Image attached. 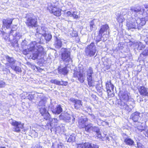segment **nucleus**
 I'll list each match as a JSON object with an SVG mask.
<instances>
[{
    "mask_svg": "<svg viewBox=\"0 0 148 148\" xmlns=\"http://www.w3.org/2000/svg\"><path fill=\"white\" fill-rule=\"evenodd\" d=\"M28 47L27 49L23 50V53L26 55L30 52H32L33 55L32 59L33 60L37 59L38 57L41 56L44 53L45 51L42 47L37 44L35 41L31 42Z\"/></svg>",
    "mask_w": 148,
    "mask_h": 148,
    "instance_id": "obj_1",
    "label": "nucleus"
},
{
    "mask_svg": "<svg viewBox=\"0 0 148 148\" xmlns=\"http://www.w3.org/2000/svg\"><path fill=\"white\" fill-rule=\"evenodd\" d=\"M134 101L133 99L129 98L128 93L124 92L120 96L118 104L121 108L130 112L135 106Z\"/></svg>",
    "mask_w": 148,
    "mask_h": 148,
    "instance_id": "obj_2",
    "label": "nucleus"
},
{
    "mask_svg": "<svg viewBox=\"0 0 148 148\" xmlns=\"http://www.w3.org/2000/svg\"><path fill=\"white\" fill-rule=\"evenodd\" d=\"M146 23L145 18L137 19L134 21L127 22V26L129 28L140 29V27L144 25Z\"/></svg>",
    "mask_w": 148,
    "mask_h": 148,
    "instance_id": "obj_3",
    "label": "nucleus"
},
{
    "mask_svg": "<svg viewBox=\"0 0 148 148\" xmlns=\"http://www.w3.org/2000/svg\"><path fill=\"white\" fill-rule=\"evenodd\" d=\"M109 28L108 25L106 24L101 27L99 32V36L101 37L100 40L105 41L108 38L109 34Z\"/></svg>",
    "mask_w": 148,
    "mask_h": 148,
    "instance_id": "obj_4",
    "label": "nucleus"
},
{
    "mask_svg": "<svg viewBox=\"0 0 148 148\" xmlns=\"http://www.w3.org/2000/svg\"><path fill=\"white\" fill-rule=\"evenodd\" d=\"M48 10L54 15L59 16L61 15V9L56 3H50L48 5Z\"/></svg>",
    "mask_w": 148,
    "mask_h": 148,
    "instance_id": "obj_5",
    "label": "nucleus"
},
{
    "mask_svg": "<svg viewBox=\"0 0 148 148\" xmlns=\"http://www.w3.org/2000/svg\"><path fill=\"white\" fill-rule=\"evenodd\" d=\"M62 59L66 66L72 64V60L70 58V52L66 49L62 52L61 55Z\"/></svg>",
    "mask_w": 148,
    "mask_h": 148,
    "instance_id": "obj_6",
    "label": "nucleus"
},
{
    "mask_svg": "<svg viewBox=\"0 0 148 148\" xmlns=\"http://www.w3.org/2000/svg\"><path fill=\"white\" fill-rule=\"evenodd\" d=\"M96 51V49L94 43H92L86 48L85 54L88 57H91L95 55Z\"/></svg>",
    "mask_w": 148,
    "mask_h": 148,
    "instance_id": "obj_7",
    "label": "nucleus"
},
{
    "mask_svg": "<svg viewBox=\"0 0 148 148\" xmlns=\"http://www.w3.org/2000/svg\"><path fill=\"white\" fill-rule=\"evenodd\" d=\"M50 123L48 125H47V126L49 125L51 127V128H49L50 129L51 132L52 131L53 129L55 128V131H59L60 130V127H57V126L58 124V121L57 119L53 118L49 119Z\"/></svg>",
    "mask_w": 148,
    "mask_h": 148,
    "instance_id": "obj_8",
    "label": "nucleus"
},
{
    "mask_svg": "<svg viewBox=\"0 0 148 148\" xmlns=\"http://www.w3.org/2000/svg\"><path fill=\"white\" fill-rule=\"evenodd\" d=\"M85 70L84 69H80L79 72H75L74 73V76L78 78V80L82 83H83L85 79V74L84 72Z\"/></svg>",
    "mask_w": 148,
    "mask_h": 148,
    "instance_id": "obj_9",
    "label": "nucleus"
},
{
    "mask_svg": "<svg viewBox=\"0 0 148 148\" xmlns=\"http://www.w3.org/2000/svg\"><path fill=\"white\" fill-rule=\"evenodd\" d=\"M11 123L14 127L13 130L16 132H20L23 127L24 124L20 121L18 122L15 120H12Z\"/></svg>",
    "mask_w": 148,
    "mask_h": 148,
    "instance_id": "obj_10",
    "label": "nucleus"
},
{
    "mask_svg": "<svg viewBox=\"0 0 148 148\" xmlns=\"http://www.w3.org/2000/svg\"><path fill=\"white\" fill-rule=\"evenodd\" d=\"M106 85L108 96L110 97H113L114 96L113 92L114 85L111 83L110 81H108Z\"/></svg>",
    "mask_w": 148,
    "mask_h": 148,
    "instance_id": "obj_11",
    "label": "nucleus"
},
{
    "mask_svg": "<svg viewBox=\"0 0 148 148\" xmlns=\"http://www.w3.org/2000/svg\"><path fill=\"white\" fill-rule=\"evenodd\" d=\"M25 23L27 26L29 28L37 27V20L34 19L32 17L27 18Z\"/></svg>",
    "mask_w": 148,
    "mask_h": 148,
    "instance_id": "obj_12",
    "label": "nucleus"
},
{
    "mask_svg": "<svg viewBox=\"0 0 148 148\" xmlns=\"http://www.w3.org/2000/svg\"><path fill=\"white\" fill-rule=\"evenodd\" d=\"M71 117H72V123H74L75 118L73 116H71L67 112L62 113L59 116L60 119L63 120L66 122H69L70 120H71Z\"/></svg>",
    "mask_w": 148,
    "mask_h": 148,
    "instance_id": "obj_13",
    "label": "nucleus"
},
{
    "mask_svg": "<svg viewBox=\"0 0 148 148\" xmlns=\"http://www.w3.org/2000/svg\"><path fill=\"white\" fill-rule=\"evenodd\" d=\"M99 148L98 145L92 143H86L84 144H80L77 145V148Z\"/></svg>",
    "mask_w": 148,
    "mask_h": 148,
    "instance_id": "obj_14",
    "label": "nucleus"
},
{
    "mask_svg": "<svg viewBox=\"0 0 148 148\" xmlns=\"http://www.w3.org/2000/svg\"><path fill=\"white\" fill-rule=\"evenodd\" d=\"M11 34L13 36L14 40H15L13 42L12 45L14 47H18V41L21 37L22 35L19 32H15L14 34Z\"/></svg>",
    "mask_w": 148,
    "mask_h": 148,
    "instance_id": "obj_15",
    "label": "nucleus"
},
{
    "mask_svg": "<svg viewBox=\"0 0 148 148\" xmlns=\"http://www.w3.org/2000/svg\"><path fill=\"white\" fill-rule=\"evenodd\" d=\"M70 100L74 103V107L75 109H79L82 106L83 102L80 100L71 98Z\"/></svg>",
    "mask_w": 148,
    "mask_h": 148,
    "instance_id": "obj_16",
    "label": "nucleus"
},
{
    "mask_svg": "<svg viewBox=\"0 0 148 148\" xmlns=\"http://www.w3.org/2000/svg\"><path fill=\"white\" fill-rule=\"evenodd\" d=\"M13 20V19L10 18L3 19V27H5L7 29L9 28L10 25L12 23Z\"/></svg>",
    "mask_w": 148,
    "mask_h": 148,
    "instance_id": "obj_17",
    "label": "nucleus"
},
{
    "mask_svg": "<svg viewBox=\"0 0 148 148\" xmlns=\"http://www.w3.org/2000/svg\"><path fill=\"white\" fill-rule=\"evenodd\" d=\"M88 119L85 117H82L78 120L79 126L81 128H84L86 124V122L87 121Z\"/></svg>",
    "mask_w": 148,
    "mask_h": 148,
    "instance_id": "obj_18",
    "label": "nucleus"
},
{
    "mask_svg": "<svg viewBox=\"0 0 148 148\" xmlns=\"http://www.w3.org/2000/svg\"><path fill=\"white\" fill-rule=\"evenodd\" d=\"M41 29L43 32L41 34H42L43 36L45 37V40L47 41H49L52 38L51 35L50 34L46 33V30L47 29L46 28L43 27H42Z\"/></svg>",
    "mask_w": 148,
    "mask_h": 148,
    "instance_id": "obj_19",
    "label": "nucleus"
},
{
    "mask_svg": "<svg viewBox=\"0 0 148 148\" xmlns=\"http://www.w3.org/2000/svg\"><path fill=\"white\" fill-rule=\"evenodd\" d=\"M42 95H38L37 97V100L39 101L40 99V101H39L38 104L39 106H41V107H45V104L46 103V100L45 99H43L42 97Z\"/></svg>",
    "mask_w": 148,
    "mask_h": 148,
    "instance_id": "obj_20",
    "label": "nucleus"
},
{
    "mask_svg": "<svg viewBox=\"0 0 148 148\" xmlns=\"http://www.w3.org/2000/svg\"><path fill=\"white\" fill-rule=\"evenodd\" d=\"M51 83L57 85H66L67 84V82H65L63 81H60L56 79H52L50 81Z\"/></svg>",
    "mask_w": 148,
    "mask_h": 148,
    "instance_id": "obj_21",
    "label": "nucleus"
},
{
    "mask_svg": "<svg viewBox=\"0 0 148 148\" xmlns=\"http://www.w3.org/2000/svg\"><path fill=\"white\" fill-rule=\"evenodd\" d=\"M138 90L141 95L143 96H146L148 94L147 89L144 86H141L138 87Z\"/></svg>",
    "mask_w": 148,
    "mask_h": 148,
    "instance_id": "obj_22",
    "label": "nucleus"
},
{
    "mask_svg": "<svg viewBox=\"0 0 148 148\" xmlns=\"http://www.w3.org/2000/svg\"><path fill=\"white\" fill-rule=\"evenodd\" d=\"M140 113L137 112H135L132 114L131 115V119L134 122H136L138 121V118L139 117V115Z\"/></svg>",
    "mask_w": 148,
    "mask_h": 148,
    "instance_id": "obj_23",
    "label": "nucleus"
},
{
    "mask_svg": "<svg viewBox=\"0 0 148 148\" xmlns=\"http://www.w3.org/2000/svg\"><path fill=\"white\" fill-rule=\"evenodd\" d=\"M55 45L57 48H60L62 46V42L60 39V38L56 37L55 39Z\"/></svg>",
    "mask_w": 148,
    "mask_h": 148,
    "instance_id": "obj_24",
    "label": "nucleus"
},
{
    "mask_svg": "<svg viewBox=\"0 0 148 148\" xmlns=\"http://www.w3.org/2000/svg\"><path fill=\"white\" fill-rule=\"evenodd\" d=\"M99 22L97 19H94L90 22V31H92L95 28V24Z\"/></svg>",
    "mask_w": 148,
    "mask_h": 148,
    "instance_id": "obj_25",
    "label": "nucleus"
},
{
    "mask_svg": "<svg viewBox=\"0 0 148 148\" xmlns=\"http://www.w3.org/2000/svg\"><path fill=\"white\" fill-rule=\"evenodd\" d=\"M62 108L60 105H58L55 108L53 109L52 111L53 113L59 114L62 112Z\"/></svg>",
    "mask_w": 148,
    "mask_h": 148,
    "instance_id": "obj_26",
    "label": "nucleus"
},
{
    "mask_svg": "<svg viewBox=\"0 0 148 148\" xmlns=\"http://www.w3.org/2000/svg\"><path fill=\"white\" fill-rule=\"evenodd\" d=\"M5 58L7 61L10 64V66L14 65L15 63L16 60L12 57H10L8 56H6Z\"/></svg>",
    "mask_w": 148,
    "mask_h": 148,
    "instance_id": "obj_27",
    "label": "nucleus"
},
{
    "mask_svg": "<svg viewBox=\"0 0 148 148\" xmlns=\"http://www.w3.org/2000/svg\"><path fill=\"white\" fill-rule=\"evenodd\" d=\"M92 131L96 132L97 135V136L98 138H102L103 137V136H102L101 134L99 132V129L97 127L93 126Z\"/></svg>",
    "mask_w": 148,
    "mask_h": 148,
    "instance_id": "obj_28",
    "label": "nucleus"
},
{
    "mask_svg": "<svg viewBox=\"0 0 148 148\" xmlns=\"http://www.w3.org/2000/svg\"><path fill=\"white\" fill-rule=\"evenodd\" d=\"M88 82V84L89 86H95V82L94 79H92V77L87 78Z\"/></svg>",
    "mask_w": 148,
    "mask_h": 148,
    "instance_id": "obj_29",
    "label": "nucleus"
},
{
    "mask_svg": "<svg viewBox=\"0 0 148 148\" xmlns=\"http://www.w3.org/2000/svg\"><path fill=\"white\" fill-rule=\"evenodd\" d=\"M87 77H92V75L93 73L92 69L89 67L86 71Z\"/></svg>",
    "mask_w": 148,
    "mask_h": 148,
    "instance_id": "obj_30",
    "label": "nucleus"
},
{
    "mask_svg": "<svg viewBox=\"0 0 148 148\" xmlns=\"http://www.w3.org/2000/svg\"><path fill=\"white\" fill-rule=\"evenodd\" d=\"M59 73L62 74L66 75L68 73L67 68L66 67L64 68H60L58 69Z\"/></svg>",
    "mask_w": 148,
    "mask_h": 148,
    "instance_id": "obj_31",
    "label": "nucleus"
},
{
    "mask_svg": "<svg viewBox=\"0 0 148 148\" xmlns=\"http://www.w3.org/2000/svg\"><path fill=\"white\" fill-rule=\"evenodd\" d=\"M93 126V125L92 124L90 123L87 125H86L84 128H85V130L86 131L90 132L92 131V130Z\"/></svg>",
    "mask_w": 148,
    "mask_h": 148,
    "instance_id": "obj_32",
    "label": "nucleus"
},
{
    "mask_svg": "<svg viewBox=\"0 0 148 148\" xmlns=\"http://www.w3.org/2000/svg\"><path fill=\"white\" fill-rule=\"evenodd\" d=\"M125 15H120L118 16L116 18L118 22L119 23H122L125 20Z\"/></svg>",
    "mask_w": 148,
    "mask_h": 148,
    "instance_id": "obj_33",
    "label": "nucleus"
},
{
    "mask_svg": "<svg viewBox=\"0 0 148 148\" xmlns=\"http://www.w3.org/2000/svg\"><path fill=\"white\" fill-rule=\"evenodd\" d=\"M63 146V144L56 142L53 143L52 148H62Z\"/></svg>",
    "mask_w": 148,
    "mask_h": 148,
    "instance_id": "obj_34",
    "label": "nucleus"
},
{
    "mask_svg": "<svg viewBox=\"0 0 148 148\" xmlns=\"http://www.w3.org/2000/svg\"><path fill=\"white\" fill-rule=\"evenodd\" d=\"M124 142L128 145H132L134 144V141L130 138H125Z\"/></svg>",
    "mask_w": 148,
    "mask_h": 148,
    "instance_id": "obj_35",
    "label": "nucleus"
},
{
    "mask_svg": "<svg viewBox=\"0 0 148 148\" xmlns=\"http://www.w3.org/2000/svg\"><path fill=\"white\" fill-rule=\"evenodd\" d=\"M12 69L16 72L20 73L21 72V68L19 66H15L14 65L10 66Z\"/></svg>",
    "mask_w": 148,
    "mask_h": 148,
    "instance_id": "obj_36",
    "label": "nucleus"
},
{
    "mask_svg": "<svg viewBox=\"0 0 148 148\" xmlns=\"http://www.w3.org/2000/svg\"><path fill=\"white\" fill-rule=\"evenodd\" d=\"M131 10L132 12L136 13H139L141 10V8L139 7L136 8H132Z\"/></svg>",
    "mask_w": 148,
    "mask_h": 148,
    "instance_id": "obj_37",
    "label": "nucleus"
},
{
    "mask_svg": "<svg viewBox=\"0 0 148 148\" xmlns=\"http://www.w3.org/2000/svg\"><path fill=\"white\" fill-rule=\"evenodd\" d=\"M0 35L5 40H6L8 39V36H7V34L6 33L3 32H1L0 34Z\"/></svg>",
    "mask_w": 148,
    "mask_h": 148,
    "instance_id": "obj_38",
    "label": "nucleus"
},
{
    "mask_svg": "<svg viewBox=\"0 0 148 148\" xmlns=\"http://www.w3.org/2000/svg\"><path fill=\"white\" fill-rule=\"evenodd\" d=\"M75 140V136L74 134H72L70 136L68 139L67 142H71L74 141Z\"/></svg>",
    "mask_w": 148,
    "mask_h": 148,
    "instance_id": "obj_39",
    "label": "nucleus"
},
{
    "mask_svg": "<svg viewBox=\"0 0 148 148\" xmlns=\"http://www.w3.org/2000/svg\"><path fill=\"white\" fill-rule=\"evenodd\" d=\"M40 111L42 115H43L45 114L48 112L46 110L45 107H41L40 108Z\"/></svg>",
    "mask_w": 148,
    "mask_h": 148,
    "instance_id": "obj_40",
    "label": "nucleus"
},
{
    "mask_svg": "<svg viewBox=\"0 0 148 148\" xmlns=\"http://www.w3.org/2000/svg\"><path fill=\"white\" fill-rule=\"evenodd\" d=\"M138 45V49L139 50H141L145 47V46L141 42L139 43Z\"/></svg>",
    "mask_w": 148,
    "mask_h": 148,
    "instance_id": "obj_41",
    "label": "nucleus"
},
{
    "mask_svg": "<svg viewBox=\"0 0 148 148\" xmlns=\"http://www.w3.org/2000/svg\"><path fill=\"white\" fill-rule=\"evenodd\" d=\"M42 116H43L44 119H45L46 120H49V119H50V115L48 112L45 114L44 115H43Z\"/></svg>",
    "mask_w": 148,
    "mask_h": 148,
    "instance_id": "obj_42",
    "label": "nucleus"
},
{
    "mask_svg": "<svg viewBox=\"0 0 148 148\" xmlns=\"http://www.w3.org/2000/svg\"><path fill=\"white\" fill-rule=\"evenodd\" d=\"M72 16L74 18H77L79 17V16L77 15V12H74L72 14V15L71 17Z\"/></svg>",
    "mask_w": 148,
    "mask_h": 148,
    "instance_id": "obj_43",
    "label": "nucleus"
},
{
    "mask_svg": "<svg viewBox=\"0 0 148 148\" xmlns=\"http://www.w3.org/2000/svg\"><path fill=\"white\" fill-rule=\"evenodd\" d=\"M17 29L16 26L15 25H13L12 27L10 34H14V32Z\"/></svg>",
    "mask_w": 148,
    "mask_h": 148,
    "instance_id": "obj_44",
    "label": "nucleus"
},
{
    "mask_svg": "<svg viewBox=\"0 0 148 148\" xmlns=\"http://www.w3.org/2000/svg\"><path fill=\"white\" fill-rule=\"evenodd\" d=\"M90 117L91 118L92 120L94 119H96L97 121H98V120H100V119H98L97 117L94 116L93 114H89Z\"/></svg>",
    "mask_w": 148,
    "mask_h": 148,
    "instance_id": "obj_45",
    "label": "nucleus"
},
{
    "mask_svg": "<svg viewBox=\"0 0 148 148\" xmlns=\"http://www.w3.org/2000/svg\"><path fill=\"white\" fill-rule=\"evenodd\" d=\"M137 129L140 132H142L145 129V127L144 126H143L142 125H140L138 126Z\"/></svg>",
    "mask_w": 148,
    "mask_h": 148,
    "instance_id": "obj_46",
    "label": "nucleus"
},
{
    "mask_svg": "<svg viewBox=\"0 0 148 148\" xmlns=\"http://www.w3.org/2000/svg\"><path fill=\"white\" fill-rule=\"evenodd\" d=\"M5 83L3 80H0V88L5 87Z\"/></svg>",
    "mask_w": 148,
    "mask_h": 148,
    "instance_id": "obj_47",
    "label": "nucleus"
},
{
    "mask_svg": "<svg viewBox=\"0 0 148 148\" xmlns=\"http://www.w3.org/2000/svg\"><path fill=\"white\" fill-rule=\"evenodd\" d=\"M142 54L144 56L148 55V47L145 49L143 52Z\"/></svg>",
    "mask_w": 148,
    "mask_h": 148,
    "instance_id": "obj_48",
    "label": "nucleus"
},
{
    "mask_svg": "<svg viewBox=\"0 0 148 148\" xmlns=\"http://www.w3.org/2000/svg\"><path fill=\"white\" fill-rule=\"evenodd\" d=\"M72 13L70 11H68L65 13V15L67 16H70L72 15Z\"/></svg>",
    "mask_w": 148,
    "mask_h": 148,
    "instance_id": "obj_49",
    "label": "nucleus"
},
{
    "mask_svg": "<svg viewBox=\"0 0 148 148\" xmlns=\"http://www.w3.org/2000/svg\"><path fill=\"white\" fill-rule=\"evenodd\" d=\"M27 42L26 40H24L23 41V42L22 43V45L23 46H24L25 45L26 46L27 45Z\"/></svg>",
    "mask_w": 148,
    "mask_h": 148,
    "instance_id": "obj_50",
    "label": "nucleus"
},
{
    "mask_svg": "<svg viewBox=\"0 0 148 148\" xmlns=\"http://www.w3.org/2000/svg\"><path fill=\"white\" fill-rule=\"evenodd\" d=\"M87 111L88 112H91V108L88 106V107H87Z\"/></svg>",
    "mask_w": 148,
    "mask_h": 148,
    "instance_id": "obj_51",
    "label": "nucleus"
},
{
    "mask_svg": "<svg viewBox=\"0 0 148 148\" xmlns=\"http://www.w3.org/2000/svg\"><path fill=\"white\" fill-rule=\"evenodd\" d=\"M33 133L34 134L35 136H37L38 133L35 131H34Z\"/></svg>",
    "mask_w": 148,
    "mask_h": 148,
    "instance_id": "obj_52",
    "label": "nucleus"
},
{
    "mask_svg": "<svg viewBox=\"0 0 148 148\" xmlns=\"http://www.w3.org/2000/svg\"><path fill=\"white\" fill-rule=\"evenodd\" d=\"M30 97H31L30 98H29L30 100H32L33 99V97L32 95H29Z\"/></svg>",
    "mask_w": 148,
    "mask_h": 148,
    "instance_id": "obj_53",
    "label": "nucleus"
},
{
    "mask_svg": "<svg viewBox=\"0 0 148 148\" xmlns=\"http://www.w3.org/2000/svg\"><path fill=\"white\" fill-rule=\"evenodd\" d=\"M68 5H70V4L71 5L70 8H71L72 7H73V5L72 4H71V3H68Z\"/></svg>",
    "mask_w": 148,
    "mask_h": 148,
    "instance_id": "obj_54",
    "label": "nucleus"
},
{
    "mask_svg": "<svg viewBox=\"0 0 148 148\" xmlns=\"http://www.w3.org/2000/svg\"><path fill=\"white\" fill-rule=\"evenodd\" d=\"M144 6L145 8H148V5H144Z\"/></svg>",
    "mask_w": 148,
    "mask_h": 148,
    "instance_id": "obj_55",
    "label": "nucleus"
},
{
    "mask_svg": "<svg viewBox=\"0 0 148 148\" xmlns=\"http://www.w3.org/2000/svg\"><path fill=\"white\" fill-rule=\"evenodd\" d=\"M37 148H42V147L38 145H37Z\"/></svg>",
    "mask_w": 148,
    "mask_h": 148,
    "instance_id": "obj_56",
    "label": "nucleus"
},
{
    "mask_svg": "<svg viewBox=\"0 0 148 148\" xmlns=\"http://www.w3.org/2000/svg\"><path fill=\"white\" fill-rule=\"evenodd\" d=\"M109 139V138L108 137H106V140H108L109 141L110 140Z\"/></svg>",
    "mask_w": 148,
    "mask_h": 148,
    "instance_id": "obj_57",
    "label": "nucleus"
},
{
    "mask_svg": "<svg viewBox=\"0 0 148 148\" xmlns=\"http://www.w3.org/2000/svg\"><path fill=\"white\" fill-rule=\"evenodd\" d=\"M40 31H38V29H37V33H39L40 34H41L40 33Z\"/></svg>",
    "mask_w": 148,
    "mask_h": 148,
    "instance_id": "obj_58",
    "label": "nucleus"
},
{
    "mask_svg": "<svg viewBox=\"0 0 148 148\" xmlns=\"http://www.w3.org/2000/svg\"><path fill=\"white\" fill-rule=\"evenodd\" d=\"M146 134L147 136H148V130H147V134Z\"/></svg>",
    "mask_w": 148,
    "mask_h": 148,
    "instance_id": "obj_59",
    "label": "nucleus"
},
{
    "mask_svg": "<svg viewBox=\"0 0 148 148\" xmlns=\"http://www.w3.org/2000/svg\"><path fill=\"white\" fill-rule=\"evenodd\" d=\"M0 148H5L4 147H1Z\"/></svg>",
    "mask_w": 148,
    "mask_h": 148,
    "instance_id": "obj_60",
    "label": "nucleus"
},
{
    "mask_svg": "<svg viewBox=\"0 0 148 148\" xmlns=\"http://www.w3.org/2000/svg\"><path fill=\"white\" fill-rule=\"evenodd\" d=\"M146 42L147 44H148V41H146Z\"/></svg>",
    "mask_w": 148,
    "mask_h": 148,
    "instance_id": "obj_61",
    "label": "nucleus"
},
{
    "mask_svg": "<svg viewBox=\"0 0 148 148\" xmlns=\"http://www.w3.org/2000/svg\"><path fill=\"white\" fill-rule=\"evenodd\" d=\"M11 75H12V77H13V75H13V74H12V73H11Z\"/></svg>",
    "mask_w": 148,
    "mask_h": 148,
    "instance_id": "obj_62",
    "label": "nucleus"
}]
</instances>
